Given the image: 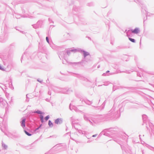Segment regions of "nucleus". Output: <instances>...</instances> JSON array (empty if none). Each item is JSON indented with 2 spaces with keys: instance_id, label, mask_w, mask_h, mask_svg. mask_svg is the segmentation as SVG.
<instances>
[{
  "instance_id": "12",
  "label": "nucleus",
  "mask_w": 154,
  "mask_h": 154,
  "mask_svg": "<svg viewBox=\"0 0 154 154\" xmlns=\"http://www.w3.org/2000/svg\"><path fill=\"white\" fill-rule=\"evenodd\" d=\"M0 69L1 70H2L3 69V68L0 65Z\"/></svg>"
},
{
  "instance_id": "6",
  "label": "nucleus",
  "mask_w": 154,
  "mask_h": 154,
  "mask_svg": "<svg viewBox=\"0 0 154 154\" xmlns=\"http://www.w3.org/2000/svg\"><path fill=\"white\" fill-rule=\"evenodd\" d=\"M24 132H25V133H26V134H27V135H28L29 136H30L31 135V134H29L28 132L27 131H24Z\"/></svg>"
},
{
  "instance_id": "1",
  "label": "nucleus",
  "mask_w": 154,
  "mask_h": 154,
  "mask_svg": "<svg viewBox=\"0 0 154 154\" xmlns=\"http://www.w3.org/2000/svg\"><path fill=\"white\" fill-rule=\"evenodd\" d=\"M62 122V120L61 119H57L55 121V123L57 124H60Z\"/></svg>"
},
{
  "instance_id": "10",
  "label": "nucleus",
  "mask_w": 154,
  "mask_h": 154,
  "mask_svg": "<svg viewBox=\"0 0 154 154\" xmlns=\"http://www.w3.org/2000/svg\"><path fill=\"white\" fill-rule=\"evenodd\" d=\"M37 112L38 114H42V112L40 111H37Z\"/></svg>"
},
{
  "instance_id": "7",
  "label": "nucleus",
  "mask_w": 154,
  "mask_h": 154,
  "mask_svg": "<svg viewBox=\"0 0 154 154\" xmlns=\"http://www.w3.org/2000/svg\"><path fill=\"white\" fill-rule=\"evenodd\" d=\"M84 56L85 57L86 56L88 55L89 54V53L88 52H84Z\"/></svg>"
},
{
  "instance_id": "2",
  "label": "nucleus",
  "mask_w": 154,
  "mask_h": 154,
  "mask_svg": "<svg viewBox=\"0 0 154 154\" xmlns=\"http://www.w3.org/2000/svg\"><path fill=\"white\" fill-rule=\"evenodd\" d=\"M131 31L133 33L137 34L139 32V29L138 28H136L135 29H134V30H132Z\"/></svg>"
},
{
  "instance_id": "11",
  "label": "nucleus",
  "mask_w": 154,
  "mask_h": 154,
  "mask_svg": "<svg viewBox=\"0 0 154 154\" xmlns=\"http://www.w3.org/2000/svg\"><path fill=\"white\" fill-rule=\"evenodd\" d=\"M46 40L47 42L48 43H49V40H48V37H46Z\"/></svg>"
},
{
  "instance_id": "8",
  "label": "nucleus",
  "mask_w": 154,
  "mask_h": 154,
  "mask_svg": "<svg viewBox=\"0 0 154 154\" xmlns=\"http://www.w3.org/2000/svg\"><path fill=\"white\" fill-rule=\"evenodd\" d=\"M49 116H47L45 118V119L46 121H47L49 119Z\"/></svg>"
},
{
  "instance_id": "13",
  "label": "nucleus",
  "mask_w": 154,
  "mask_h": 154,
  "mask_svg": "<svg viewBox=\"0 0 154 154\" xmlns=\"http://www.w3.org/2000/svg\"><path fill=\"white\" fill-rule=\"evenodd\" d=\"M109 72V71H107L106 72Z\"/></svg>"
},
{
  "instance_id": "4",
  "label": "nucleus",
  "mask_w": 154,
  "mask_h": 154,
  "mask_svg": "<svg viewBox=\"0 0 154 154\" xmlns=\"http://www.w3.org/2000/svg\"><path fill=\"white\" fill-rule=\"evenodd\" d=\"M48 125L50 127H52L53 126V123L51 122L50 121H49Z\"/></svg>"
},
{
  "instance_id": "14",
  "label": "nucleus",
  "mask_w": 154,
  "mask_h": 154,
  "mask_svg": "<svg viewBox=\"0 0 154 154\" xmlns=\"http://www.w3.org/2000/svg\"><path fill=\"white\" fill-rule=\"evenodd\" d=\"M93 137H95V135H93Z\"/></svg>"
},
{
  "instance_id": "9",
  "label": "nucleus",
  "mask_w": 154,
  "mask_h": 154,
  "mask_svg": "<svg viewBox=\"0 0 154 154\" xmlns=\"http://www.w3.org/2000/svg\"><path fill=\"white\" fill-rule=\"evenodd\" d=\"M40 118L41 119V120L42 122H43V116H40Z\"/></svg>"
},
{
  "instance_id": "3",
  "label": "nucleus",
  "mask_w": 154,
  "mask_h": 154,
  "mask_svg": "<svg viewBox=\"0 0 154 154\" xmlns=\"http://www.w3.org/2000/svg\"><path fill=\"white\" fill-rule=\"evenodd\" d=\"M21 126L23 127H24L25 126V119H23L22 120V123L21 124Z\"/></svg>"
},
{
  "instance_id": "5",
  "label": "nucleus",
  "mask_w": 154,
  "mask_h": 154,
  "mask_svg": "<svg viewBox=\"0 0 154 154\" xmlns=\"http://www.w3.org/2000/svg\"><path fill=\"white\" fill-rule=\"evenodd\" d=\"M129 39L131 42H135V40L134 39L131 38H129Z\"/></svg>"
}]
</instances>
